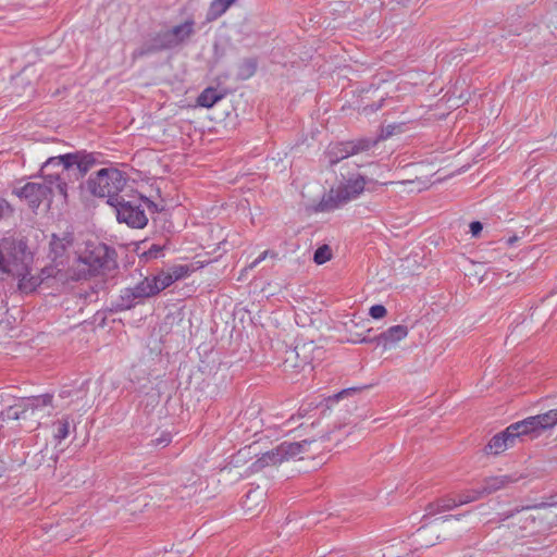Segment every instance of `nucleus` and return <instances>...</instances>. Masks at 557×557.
Wrapping results in <instances>:
<instances>
[{
    "label": "nucleus",
    "mask_w": 557,
    "mask_h": 557,
    "mask_svg": "<svg viewBox=\"0 0 557 557\" xmlns=\"http://www.w3.org/2000/svg\"><path fill=\"white\" fill-rule=\"evenodd\" d=\"M73 165L82 169L79 153L51 157L41 166L44 183H27L22 188L15 189L13 194L25 200L32 210L38 209L41 205L49 208L53 197L62 203L66 202V177Z\"/></svg>",
    "instance_id": "1"
},
{
    "label": "nucleus",
    "mask_w": 557,
    "mask_h": 557,
    "mask_svg": "<svg viewBox=\"0 0 557 557\" xmlns=\"http://www.w3.org/2000/svg\"><path fill=\"white\" fill-rule=\"evenodd\" d=\"M33 253L22 239L4 237L0 239V271L18 278V288L24 293L33 292L45 277L32 274Z\"/></svg>",
    "instance_id": "2"
},
{
    "label": "nucleus",
    "mask_w": 557,
    "mask_h": 557,
    "mask_svg": "<svg viewBox=\"0 0 557 557\" xmlns=\"http://www.w3.org/2000/svg\"><path fill=\"white\" fill-rule=\"evenodd\" d=\"M376 182L368 181L366 176L355 173L344 177L336 186L325 193L314 206L315 212H331L359 198L364 190L373 191Z\"/></svg>",
    "instance_id": "3"
},
{
    "label": "nucleus",
    "mask_w": 557,
    "mask_h": 557,
    "mask_svg": "<svg viewBox=\"0 0 557 557\" xmlns=\"http://www.w3.org/2000/svg\"><path fill=\"white\" fill-rule=\"evenodd\" d=\"M76 255L75 269L69 274L73 280L86 278L115 268L114 251L104 244L87 242Z\"/></svg>",
    "instance_id": "4"
},
{
    "label": "nucleus",
    "mask_w": 557,
    "mask_h": 557,
    "mask_svg": "<svg viewBox=\"0 0 557 557\" xmlns=\"http://www.w3.org/2000/svg\"><path fill=\"white\" fill-rule=\"evenodd\" d=\"M126 184L125 175L117 169H101L88 180L90 193L97 197H107L111 206L117 201L119 194Z\"/></svg>",
    "instance_id": "5"
},
{
    "label": "nucleus",
    "mask_w": 557,
    "mask_h": 557,
    "mask_svg": "<svg viewBox=\"0 0 557 557\" xmlns=\"http://www.w3.org/2000/svg\"><path fill=\"white\" fill-rule=\"evenodd\" d=\"M194 26L195 22L189 18L171 29L158 33L152 39L151 47L146 52L170 49L185 42L194 34Z\"/></svg>",
    "instance_id": "6"
},
{
    "label": "nucleus",
    "mask_w": 557,
    "mask_h": 557,
    "mask_svg": "<svg viewBox=\"0 0 557 557\" xmlns=\"http://www.w3.org/2000/svg\"><path fill=\"white\" fill-rule=\"evenodd\" d=\"M468 515L462 516H449L442 522H434L431 524L423 525L417 530L413 535V542L420 548H428L436 545L441 539L442 534L446 533L449 530H453L451 524L454 521H460L462 518H466Z\"/></svg>",
    "instance_id": "7"
},
{
    "label": "nucleus",
    "mask_w": 557,
    "mask_h": 557,
    "mask_svg": "<svg viewBox=\"0 0 557 557\" xmlns=\"http://www.w3.org/2000/svg\"><path fill=\"white\" fill-rule=\"evenodd\" d=\"M480 498L481 493L475 490L449 493L430 503L425 508V512L429 516H435L445 511L453 510L459 506L475 502Z\"/></svg>",
    "instance_id": "8"
},
{
    "label": "nucleus",
    "mask_w": 557,
    "mask_h": 557,
    "mask_svg": "<svg viewBox=\"0 0 557 557\" xmlns=\"http://www.w3.org/2000/svg\"><path fill=\"white\" fill-rule=\"evenodd\" d=\"M73 244V237L71 234H64L62 237L57 235L52 236L50 242V255L52 256V261L55 263L54 265L44 268L41 270V274L45 280L48 277H57L59 273L62 271L59 269L60 265L64 264V260L66 258V251Z\"/></svg>",
    "instance_id": "9"
},
{
    "label": "nucleus",
    "mask_w": 557,
    "mask_h": 557,
    "mask_svg": "<svg viewBox=\"0 0 557 557\" xmlns=\"http://www.w3.org/2000/svg\"><path fill=\"white\" fill-rule=\"evenodd\" d=\"M301 443H282L274 449L264 453L257 461L258 469L269 466H277L290 458L297 457L302 451Z\"/></svg>",
    "instance_id": "10"
},
{
    "label": "nucleus",
    "mask_w": 557,
    "mask_h": 557,
    "mask_svg": "<svg viewBox=\"0 0 557 557\" xmlns=\"http://www.w3.org/2000/svg\"><path fill=\"white\" fill-rule=\"evenodd\" d=\"M375 143L370 139H355L332 145L327 148L326 156L331 164H335L350 156L369 150Z\"/></svg>",
    "instance_id": "11"
},
{
    "label": "nucleus",
    "mask_w": 557,
    "mask_h": 557,
    "mask_svg": "<svg viewBox=\"0 0 557 557\" xmlns=\"http://www.w3.org/2000/svg\"><path fill=\"white\" fill-rule=\"evenodd\" d=\"M116 211V219L119 222L126 223L134 228H143L148 219L145 211L138 205L131 201H121L120 199L112 205Z\"/></svg>",
    "instance_id": "12"
},
{
    "label": "nucleus",
    "mask_w": 557,
    "mask_h": 557,
    "mask_svg": "<svg viewBox=\"0 0 557 557\" xmlns=\"http://www.w3.org/2000/svg\"><path fill=\"white\" fill-rule=\"evenodd\" d=\"M409 329L406 325L397 324L389 326L382 332L376 338V344L383 348L384 351L392 350L407 338Z\"/></svg>",
    "instance_id": "13"
},
{
    "label": "nucleus",
    "mask_w": 557,
    "mask_h": 557,
    "mask_svg": "<svg viewBox=\"0 0 557 557\" xmlns=\"http://www.w3.org/2000/svg\"><path fill=\"white\" fill-rule=\"evenodd\" d=\"M518 443L515 440L512 432L509 426L504 431L495 434L488 442L486 450L493 455H500L509 448H512Z\"/></svg>",
    "instance_id": "14"
},
{
    "label": "nucleus",
    "mask_w": 557,
    "mask_h": 557,
    "mask_svg": "<svg viewBox=\"0 0 557 557\" xmlns=\"http://www.w3.org/2000/svg\"><path fill=\"white\" fill-rule=\"evenodd\" d=\"M158 294L156 280L152 277H145L134 288L124 290L123 298L136 300L151 297Z\"/></svg>",
    "instance_id": "15"
},
{
    "label": "nucleus",
    "mask_w": 557,
    "mask_h": 557,
    "mask_svg": "<svg viewBox=\"0 0 557 557\" xmlns=\"http://www.w3.org/2000/svg\"><path fill=\"white\" fill-rule=\"evenodd\" d=\"M517 443L522 442L524 437L536 438L539 434L535 430L531 417L517 421L508 425Z\"/></svg>",
    "instance_id": "16"
},
{
    "label": "nucleus",
    "mask_w": 557,
    "mask_h": 557,
    "mask_svg": "<svg viewBox=\"0 0 557 557\" xmlns=\"http://www.w3.org/2000/svg\"><path fill=\"white\" fill-rule=\"evenodd\" d=\"M539 436L546 430L557 424V409H550L544 413L531 416Z\"/></svg>",
    "instance_id": "17"
},
{
    "label": "nucleus",
    "mask_w": 557,
    "mask_h": 557,
    "mask_svg": "<svg viewBox=\"0 0 557 557\" xmlns=\"http://www.w3.org/2000/svg\"><path fill=\"white\" fill-rule=\"evenodd\" d=\"M224 97L225 92L214 87H208L198 96L197 106L209 109Z\"/></svg>",
    "instance_id": "18"
},
{
    "label": "nucleus",
    "mask_w": 557,
    "mask_h": 557,
    "mask_svg": "<svg viewBox=\"0 0 557 557\" xmlns=\"http://www.w3.org/2000/svg\"><path fill=\"white\" fill-rule=\"evenodd\" d=\"M264 493L260 488L249 491L243 500V508L246 512H255L259 507H263Z\"/></svg>",
    "instance_id": "19"
},
{
    "label": "nucleus",
    "mask_w": 557,
    "mask_h": 557,
    "mask_svg": "<svg viewBox=\"0 0 557 557\" xmlns=\"http://www.w3.org/2000/svg\"><path fill=\"white\" fill-rule=\"evenodd\" d=\"M509 482L508 476L506 475H499V476H492L485 480L484 485L482 488H474L475 491H479L481 493V498L484 495L494 493L507 485Z\"/></svg>",
    "instance_id": "20"
},
{
    "label": "nucleus",
    "mask_w": 557,
    "mask_h": 557,
    "mask_svg": "<svg viewBox=\"0 0 557 557\" xmlns=\"http://www.w3.org/2000/svg\"><path fill=\"white\" fill-rule=\"evenodd\" d=\"M51 400H52V398L49 395H45L41 397H37L35 399H32L30 401H28L27 406L22 411L23 417H26L28 412L32 416L39 417L40 416L39 414L40 407L50 406Z\"/></svg>",
    "instance_id": "21"
},
{
    "label": "nucleus",
    "mask_w": 557,
    "mask_h": 557,
    "mask_svg": "<svg viewBox=\"0 0 557 557\" xmlns=\"http://www.w3.org/2000/svg\"><path fill=\"white\" fill-rule=\"evenodd\" d=\"M236 0H213L210 3L209 12H208V18L209 20H216L222 14H224L227 9L235 3Z\"/></svg>",
    "instance_id": "22"
},
{
    "label": "nucleus",
    "mask_w": 557,
    "mask_h": 557,
    "mask_svg": "<svg viewBox=\"0 0 557 557\" xmlns=\"http://www.w3.org/2000/svg\"><path fill=\"white\" fill-rule=\"evenodd\" d=\"M174 282L188 276L194 269L187 264H177L168 269Z\"/></svg>",
    "instance_id": "23"
},
{
    "label": "nucleus",
    "mask_w": 557,
    "mask_h": 557,
    "mask_svg": "<svg viewBox=\"0 0 557 557\" xmlns=\"http://www.w3.org/2000/svg\"><path fill=\"white\" fill-rule=\"evenodd\" d=\"M333 257L332 249L329 245H322L320 246L313 256V261L317 264H324L325 262L330 261Z\"/></svg>",
    "instance_id": "24"
},
{
    "label": "nucleus",
    "mask_w": 557,
    "mask_h": 557,
    "mask_svg": "<svg viewBox=\"0 0 557 557\" xmlns=\"http://www.w3.org/2000/svg\"><path fill=\"white\" fill-rule=\"evenodd\" d=\"M70 434V421L67 418H63L57 422L54 431V437L59 441L65 440Z\"/></svg>",
    "instance_id": "25"
},
{
    "label": "nucleus",
    "mask_w": 557,
    "mask_h": 557,
    "mask_svg": "<svg viewBox=\"0 0 557 557\" xmlns=\"http://www.w3.org/2000/svg\"><path fill=\"white\" fill-rule=\"evenodd\" d=\"M152 278L156 280L158 293H160L161 290L165 289L166 287H169L170 285H172L174 283L172 276L168 270L161 272L160 274H158L156 276H152Z\"/></svg>",
    "instance_id": "26"
},
{
    "label": "nucleus",
    "mask_w": 557,
    "mask_h": 557,
    "mask_svg": "<svg viewBox=\"0 0 557 557\" xmlns=\"http://www.w3.org/2000/svg\"><path fill=\"white\" fill-rule=\"evenodd\" d=\"M369 314L375 320H380L386 317L387 310L383 305H374L370 307Z\"/></svg>",
    "instance_id": "27"
},
{
    "label": "nucleus",
    "mask_w": 557,
    "mask_h": 557,
    "mask_svg": "<svg viewBox=\"0 0 557 557\" xmlns=\"http://www.w3.org/2000/svg\"><path fill=\"white\" fill-rule=\"evenodd\" d=\"M172 441V436L169 432H162L160 436L156 437L152 443L154 446L165 447Z\"/></svg>",
    "instance_id": "28"
},
{
    "label": "nucleus",
    "mask_w": 557,
    "mask_h": 557,
    "mask_svg": "<svg viewBox=\"0 0 557 557\" xmlns=\"http://www.w3.org/2000/svg\"><path fill=\"white\" fill-rule=\"evenodd\" d=\"M161 247L157 245H152L147 252L144 253L147 258H157L158 253L161 251Z\"/></svg>",
    "instance_id": "29"
},
{
    "label": "nucleus",
    "mask_w": 557,
    "mask_h": 557,
    "mask_svg": "<svg viewBox=\"0 0 557 557\" xmlns=\"http://www.w3.org/2000/svg\"><path fill=\"white\" fill-rule=\"evenodd\" d=\"M482 228L483 226L479 221L470 223V232L473 236H478L481 233Z\"/></svg>",
    "instance_id": "30"
},
{
    "label": "nucleus",
    "mask_w": 557,
    "mask_h": 557,
    "mask_svg": "<svg viewBox=\"0 0 557 557\" xmlns=\"http://www.w3.org/2000/svg\"><path fill=\"white\" fill-rule=\"evenodd\" d=\"M10 211V205L7 200L0 198V218Z\"/></svg>",
    "instance_id": "31"
},
{
    "label": "nucleus",
    "mask_w": 557,
    "mask_h": 557,
    "mask_svg": "<svg viewBox=\"0 0 557 557\" xmlns=\"http://www.w3.org/2000/svg\"><path fill=\"white\" fill-rule=\"evenodd\" d=\"M268 256V251H263L251 264H249V269H253L257 267L261 261H263Z\"/></svg>",
    "instance_id": "32"
}]
</instances>
